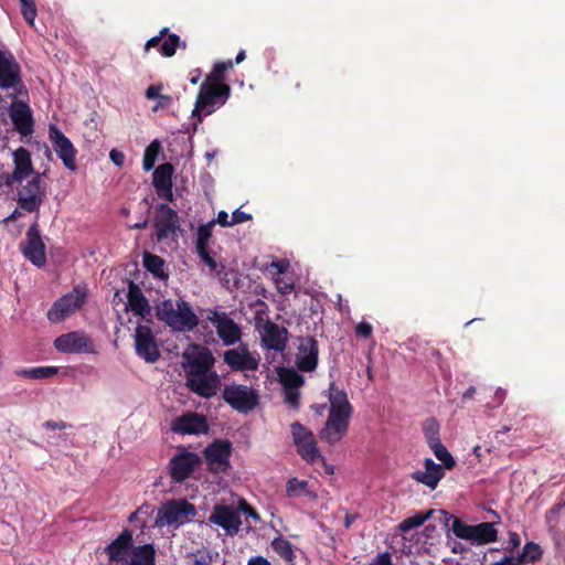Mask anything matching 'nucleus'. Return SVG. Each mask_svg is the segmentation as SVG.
Wrapping results in <instances>:
<instances>
[{"label":"nucleus","mask_w":565,"mask_h":565,"mask_svg":"<svg viewBox=\"0 0 565 565\" xmlns=\"http://www.w3.org/2000/svg\"><path fill=\"white\" fill-rule=\"evenodd\" d=\"M156 315L174 331H191L199 324V317L183 299L160 301L156 306Z\"/></svg>","instance_id":"nucleus-1"},{"label":"nucleus","mask_w":565,"mask_h":565,"mask_svg":"<svg viewBox=\"0 0 565 565\" xmlns=\"http://www.w3.org/2000/svg\"><path fill=\"white\" fill-rule=\"evenodd\" d=\"M230 92L231 88L226 84L204 82L200 87L192 116L201 121L202 115H211L218 106L226 103Z\"/></svg>","instance_id":"nucleus-2"},{"label":"nucleus","mask_w":565,"mask_h":565,"mask_svg":"<svg viewBox=\"0 0 565 565\" xmlns=\"http://www.w3.org/2000/svg\"><path fill=\"white\" fill-rule=\"evenodd\" d=\"M196 514L193 504L184 499L171 500L164 503L157 513L154 523L159 527L174 526L179 527L189 523Z\"/></svg>","instance_id":"nucleus-3"},{"label":"nucleus","mask_w":565,"mask_h":565,"mask_svg":"<svg viewBox=\"0 0 565 565\" xmlns=\"http://www.w3.org/2000/svg\"><path fill=\"white\" fill-rule=\"evenodd\" d=\"M223 399L238 413H248L255 409L259 403L257 392L250 386L241 384L225 386Z\"/></svg>","instance_id":"nucleus-4"},{"label":"nucleus","mask_w":565,"mask_h":565,"mask_svg":"<svg viewBox=\"0 0 565 565\" xmlns=\"http://www.w3.org/2000/svg\"><path fill=\"white\" fill-rule=\"evenodd\" d=\"M46 198L42 174L35 173L31 180L22 184L17 192V200L21 209L28 212L38 211Z\"/></svg>","instance_id":"nucleus-5"},{"label":"nucleus","mask_w":565,"mask_h":565,"mask_svg":"<svg viewBox=\"0 0 565 565\" xmlns=\"http://www.w3.org/2000/svg\"><path fill=\"white\" fill-rule=\"evenodd\" d=\"M186 387L196 395L211 398L221 388V377L216 372L210 370L185 374Z\"/></svg>","instance_id":"nucleus-6"},{"label":"nucleus","mask_w":565,"mask_h":565,"mask_svg":"<svg viewBox=\"0 0 565 565\" xmlns=\"http://www.w3.org/2000/svg\"><path fill=\"white\" fill-rule=\"evenodd\" d=\"M451 530L456 536L478 544H487L497 540V530L494 529V525L489 522L468 525L459 519L454 518Z\"/></svg>","instance_id":"nucleus-7"},{"label":"nucleus","mask_w":565,"mask_h":565,"mask_svg":"<svg viewBox=\"0 0 565 565\" xmlns=\"http://www.w3.org/2000/svg\"><path fill=\"white\" fill-rule=\"evenodd\" d=\"M291 435L297 447V452L307 462H315L318 459L324 460L317 447L315 436L311 430L300 423L291 425Z\"/></svg>","instance_id":"nucleus-8"},{"label":"nucleus","mask_w":565,"mask_h":565,"mask_svg":"<svg viewBox=\"0 0 565 565\" xmlns=\"http://www.w3.org/2000/svg\"><path fill=\"white\" fill-rule=\"evenodd\" d=\"M215 363L211 350L204 345L190 344L182 353V367L185 374L210 370Z\"/></svg>","instance_id":"nucleus-9"},{"label":"nucleus","mask_w":565,"mask_h":565,"mask_svg":"<svg viewBox=\"0 0 565 565\" xmlns=\"http://www.w3.org/2000/svg\"><path fill=\"white\" fill-rule=\"evenodd\" d=\"M86 299V291L79 287L60 298L47 312L52 322H60L78 310Z\"/></svg>","instance_id":"nucleus-10"},{"label":"nucleus","mask_w":565,"mask_h":565,"mask_svg":"<svg viewBox=\"0 0 565 565\" xmlns=\"http://www.w3.org/2000/svg\"><path fill=\"white\" fill-rule=\"evenodd\" d=\"M54 348L62 353H97L93 341L84 332L73 331L57 337L54 340Z\"/></svg>","instance_id":"nucleus-11"},{"label":"nucleus","mask_w":565,"mask_h":565,"mask_svg":"<svg viewBox=\"0 0 565 565\" xmlns=\"http://www.w3.org/2000/svg\"><path fill=\"white\" fill-rule=\"evenodd\" d=\"M49 138L53 145L54 151L62 160L64 167L74 172L76 166V149L72 141L62 132V130L54 124L49 126Z\"/></svg>","instance_id":"nucleus-12"},{"label":"nucleus","mask_w":565,"mask_h":565,"mask_svg":"<svg viewBox=\"0 0 565 565\" xmlns=\"http://www.w3.org/2000/svg\"><path fill=\"white\" fill-rule=\"evenodd\" d=\"M200 463L201 458L199 455L181 449L170 459V475L174 481L181 482L188 479Z\"/></svg>","instance_id":"nucleus-13"},{"label":"nucleus","mask_w":565,"mask_h":565,"mask_svg":"<svg viewBox=\"0 0 565 565\" xmlns=\"http://www.w3.org/2000/svg\"><path fill=\"white\" fill-rule=\"evenodd\" d=\"M259 335L263 345L276 353H282L288 342V331L271 321H266L259 327Z\"/></svg>","instance_id":"nucleus-14"},{"label":"nucleus","mask_w":565,"mask_h":565,"mask_svg":"<svg viewBox=\"0 0 565 565\" xmlns=\"http://www.w3.org/2000/svg\"><path fill=\"white\" fill-rule=\"evenodd\" d=\"M278 379L282 385L285 402L297 409L299 407V388L303 385V377L292 369L278 367Z\"/></svg>","instance_id":"nucleus-15"},{"label":"nucleus","mask_w":565,"mask_h":565,"mask_svg":"<svg viewBox=\"0 0 565 565\" xmlns=\"http://www.w3.org/2000/svg\"><path fill=\"white\" fill-rule=\"evenodd\" d=\"M13 171L3 175L6 185L21 182L34 172L31 153L28 149L20 147L12 152Z\"/></svg>","instance_id":"nucleus-16"},{"label":"nucleus","mask_w":565,"mask_h":565,"mask_svg":"<svg viewBox=\"0 0 565 565\" xmlns=\"http://www.w3.org/2000/svg\"><path fill=\"white\" fill-rule=\"evenodd\" d=\"M135 348L137 354L148 363L156 362L160 356L158 345L148 326L139 324L136 328Z\"/></svg>","instance_id":"nucleus-17"},{"label":"nucleus","mask_w":565,"mask_h":565,"mask_svg":"<svg viewBox=\"0 0 565 565\" xmlns=\"http://www.w3.org/2000/svg\"><path fill=\"white\" fill-rule=\"evenodd\" d=\"M210 522L221 526L228 534H236L241 527L238 511L233 507L217 504L210 516Z\"/></svg>","instance_id":"nucleus-18"},{"label":"nucleus","mask_w":565,"mask_h":565,"mask_svg":"<svg viewBox=\"0 0 565 565\" xmlns=\"http://www.w3.org/2000/svg\"><path fill=\"white\" fill-rule=\"evenodd\" d=\"M21 84L20 66L8 51H0V86L17 88Z\"/></svg>","instance_id":"nucleus-19"},{"label":"nucleus","mask_w":565,"mask_h":565,"mask_svg":"<svg viewBox=\"0 0 565 565\" xmlns=\"http://www.w3.org/2000/svg\"><path fill=\"white\" fill-rule=\"evenodd\" d=\"M9 116L19 134L29 136L33 132V117L28 104L21 100L13 102L9 107Z\"/></svg>","instance_id":"nucleus-20"},{"label":"nucleus","mask_w":565,"mask_h":565,"mask_svg":"<svg viewBox=\"0 0 565 565\" xmlns=\"http://www.w3.org/2000/svg\"><path fill=\"white\" fill-rule=\"evenodd\" d=\"M171 429L182 435H200L209 430L204 416L196 413H188L172 422Z\"/></svg>","instance_id":"nucleus-21"},{"label":"nucleus","mask_w":565,"mask_h":565,"mask_svg":"<svg viewBox=\"0 0 565 565\" xmlns=\"http://www.w3.org/2000/svg\"><path fill=\"white\" fill-rule=\"evenodd\" d=\"M231 444L217 440L206 447L205 457L210 468L215 472L225 471L230 466Z\"/></svg>","instance_id":"nucleus-22"},{"label":"nucleus","mask_w":565,"mask_h":565,"mask_svg":"<svg viewBox=\"0 0 565 565\" xmlns=\"http://www.w3.org/2000/svg\"><path fill=\"white\" fill-rule=\"evenodd\" d=\"M349 423V417L329 413L327 422L320 431V438L330 445L339 443L345 436Z\"/></svg>","instance_id":"nucleus-23"},{"label":"nucleus","mask_w":565,"mask_h":565,"mask_svg":"<svg viewBox=\"0 0 565 565\" xmlns=\"http://www.w3.org/2000/svg\"><path fill=\"white\" fill-rule=\"evenodd\" d=\"M132 548V534L124 531L107 546L106 551L111 562L128 565Z\"/></svg>","instance_id":"nucleus-24"},{"label":"nucleus","mask_w":565,"mask_h":565,"mask_svg":"<svg viewBox=\"0 0 565 565\" xmlns=\"http://www.w3.org/2000/svg\"><path fill=\"white\" fill-rule=\"evenodd\" d=\"M209 320L214 324L218 337L226 345L239 340L241 329L227 315L214 311L209 316Z\"/></svg>","instance_id":"nucleus-25"},{"label":"nucleus","mask_w":565,"mask_h":565,"mask_svg":"<svg viewBox=\"0 0 565 565\" xmlns=\"http://www.w3.org/2000/svg\"><path fill=\"white\" fill-rule=\"evenodd\" d=\"M22 253L35 266L45 264V246L35 226L29 228Z\"/></svg>","instance_id":"nucleus-26"},{"label":"nucleus","mask_w":565,"mask_h":565,"mask_svg":"<svg viewBox=\"0 0 565 565\" xmlns=\"http://www.w3.org/2000/svg\"><path fill=\"white\" fill-rule=\"evenodd\" d=\"M224 362L233 370L249 371L258 367L259 359L245 347H238L224 353Z\"/></svg>","instance_id":"nucleus-27"},{"label":"nucleus","mask_w":565,"mask_h":565,"mask_svg":"<svg viewBox=\"0 0 565 565\" xmlns=\"http://www.w3.org/2000/svg\"><path fill=\"white\" fill-rule=\"evenodd\" d=\"M445 470L441 465L436 463L431 458H425L424 470L414 471L412 478L418 483L434 490L445 477Z\"/></svg>","instance_id":"nucleus-28"},{"label":"nucleus","mask_w":565,"mask_h":565,"mask_svg":"<svg viewBox=\"0 0 565 565\" xmlns=\"http://www.w3.org/2000/svg\"><path fill=\"white\" fill-rule=\"evenodd\" d=\"M318 361V348L313 339L307 338L300 341L296 358L297 366L305 372L313 371Z\"/></svg>","instance_id":"nucleus-29"},{"label":"nucleus","mask_w":565,"mask_h":565,"mask_svg":"<svg viewBox=\"0 0 565 565\" xmlns=\"http://www.w3.org/2000/svg\"><path fill=\"white\" fill-rule=\"evenodd\" d=\"M174 169L171 163L159 166L153 172V186L162 199H172V175Z\"/></svg>","instance_id":"nucleus-30"},{"label":"nucleus","mask_w":565,"mask_h":565,"mask_svg":"<svg viewBox=\"0 0 565 565\" xmlns=\"http://www.w3.org/2000/svg\"><path fill=\"white\" fill-rule=\"evenodd\" d=\"M328 399L330 404L329 413L351 418L352 405L350 404L347 393L337 387L333 383L328 390Z\"/></svg>","instance_id":"nucleus-31"},{"label":"nucleus","mask_w":565,"mask_h":565,"mask_svg":"<svg viewBox=\"0 0 565 565\" xmlns=\"http://www.w3.org/2000/svg\"><path fill=\"white\" fill-rule=\"evenodd\" d=\"M126 308L134 311L136 315L143 319L151 316V307L148 300L143 297L139 287L134 282L129 284L128 302Z\"/></svg>","instance_id":"nucleus-32"},{"label":"nucleus","mask_w":565,"mask_h":565,"mask_svg":"<svg viewBox=\"0 0 565 565\" xmlns=\"http://www.w3.org/2000/svg\"><path fill=\"white\" fill-rule=\"evenodd\" d=\"M156 551L151 544L134 546L128 565H154Z\"/></svg>","instance_id":"nucleus-33"},{"label":"nucleus","mask_w":565,"mask_h":565,"mask_svg":"<svg viewBox=\"0 0 565 565\" xmlns=\"http://www.w3.org/2000/svg\"><path fill=\"white\" fill-rule=\"evenodd\" d=\"M286 494L288 498L308 497L311 500L317 499V494L309 489V483L298 478H291L287 481Z\"/></svg>","instance_id":"nucleus-34"},{"label":"nucleus","mask_w":565,"mask_h":565,"mask_svg":"<svg viewBox=\"0 0 565 565\" xmlns=\"http://www.w3.org/2000/svg\"><path fill=\"white\" fill-rule=\"evenodd\" d=\"M58 372V367L56 366H38L31 369H22L15 371V375L21 379L26 380H42L56 375Z\"/></svg>","instance_id":"nucleus-35"},{"label":"nucleus","mask_w":565,"mask_h":565,"mask_svg":"<svg viewBox=\"0 0 565 565\" xmlns=\"http://www.w3.org/2000/svg\"><path fill=\"white\" fill-rule=\"evenodd\" d=\"M143 266L157 278L166 279L168 277L164 270V262L157 255L146 252L143 254Z\"/></svg>","instance_id":"nucleus-36"},{"label":"nucleus","mask_w":565,"mask_h":565,"mask_svg":"<svg viewBox=\"0 0 565 565\" xmlns=\"http://www.w3.org/2000/svg\"><path fill=\"white\" fill-rule=\"evenodd\" d=\"M435 457L441 462L446 470H450L456 466V460L441 441L429 446Z\"/></svg>","instance_id":"nucleus-37"},{"label":"nucleus","mask_w":565,"mask_h":565,"mask_svg":"<svg viewBox=\"0 0 565 565\" xmlns=\"http://www.w3.org/2000/svg\"><path fill=\"white\" fill-rule=\"evenodd\" d=\"M273 550L279 554L285 561L291 563L295 559L292 545L286 539L278 536L271 542Z\"/></svg>","instance_id":"nucleus-38"},{"label":"nucleus","mask_w":565,"mask_h":565,"mask_svg":"<svg viewBox=\"0 0 565 565\" xmlns=\"http://www.w3.org/2000/svg\"><path fill=\"white\" fill-rule=\"evenodd\" d=\"M434 513L433 510H428L426 512H418L414 514L411 518L405 519L403 522L398 524V530L402 532H407L412 529L418 527L424 524L425 521H427L431 514Z\"/></svg>","instance_id":"nucleus-39"},{"label":"nucleus","mask_w":565,"mask_h":565,"mask_svg":"<svg viewBox=\"0 0 565 565\" xmlns=\"http://www.w3.org/2000/svg\"><path fill=\"white\" fill-rule=\"evenodd\" d=\"M160 150H161V146L158 140H153L150 142V145L146 148L145 153H143V160H142L143 170L150 171L153 169Z\"/></svg>","instance_id":"nucleus-40"},{"label":"nucleus","mask_w":565,"mask_h":565,"mask_svg":"<svg viewBox=\"0 0 565 565\" xmlns=\"http://www.w3.org/2000/svg\"><path fill=\"white\" fill-rule=\"evenodd\" d=\"M214 226V221H211L206 224L200 225L196 231V239H195V248L196 250H203L209 247V242L212 237V228Z\"/></svg>","instance_id":"nucleus-41"},{"label":"nucleus","mask_w":565,"mask_h":565,"mask_svg":"<svg viewBox=\"0 0 565 565\" xmlns=\"http://www.w3.org/2000/svg\"><path fill=\"white\" fill-rule=\"evenodd\" d=\"M424 436L429 446L441 441L439 438V424L437 420L429 418L423 425Z\"/></svg>","instance_id":"nucleus-42"},{"label":"nucleus","mask_w":565,"mask_h":565,"mask_svg":"<svg viewBox=\"0 0 565 565\" xmlns=\"http://www.w3.org/2000/svg\"><path fill=\"white\" fill-rule=\"evenodd\" d=\"M232 67H233L232 61L216 63L205 82L224 84L223 83L224 74L226 71L231 70Z\"/></svg>","instance_id":"nucleus-43"},{"label":"nucleus","mask_w":565,"mask_h":565,"mask_svg":"<svg viewBox=\"0 0 565 565\" xmlns=\"http://www.w3.org/2000/svg\"><path fill=\"white\" fill-rule=\"evenodd\" d=\"M181 44H183V43L180 41V38L175 34H171L161 44V47H160L161 54L166 57H170V56L174 55L177 47L180 46Z\"/></svg>","instance_id":"nucleus-44"},{"label":"nucleus","mask_w":565,"mask_h":565,"mask_svg":"<svg viewBox=\"0 0 565 565\" xmlns=\"http://www.w3.org/2000/svg\"><path fill=\"white\" fill-rule=\"evenodd\" d=\"M542 556V550L540 545H537L534 542H529L524 545L523 552H522V559L525 562H533Z\"/></svg>","instance_id":"nucleus-45"},{"label":"nucleus","mask_w":565,"mask_h":565,"mask_svg":"<svg viewBox=\"0 0 565 565\" xmlns=\"http://www.w3.org/2000/svg\"><path fill=\"white\" fill-rule=\"evenodd\" d=\"M22 6V14L28 23L33 26L36 18V8L33 0H20Z\"/></svg>","instance_id":"nucleus-46"},{"label":"nucleus","mask_w":565,"mask_h":565,"mask_svg":"<svg viewBox=\"0 0 565 565\" xmlns=\"http://www.w3.org/2000/svg\"><path fill=\"white\" fill-rule=\"evenodd\" d=\"M273 280L276 285L277 290L280 294L287 295L294 290V282L291 281L290 278L286 277L285 275L274 276Z\"/></svg>","instance_id":"nucleus-47"},{"label":"nucleus","mask_w":565,"mask_h":565,"mask_svg":"<svg viewBox=\"0 0 565 565\" xmlns=\"http://www.w3.org/2000/svg\"><path fill=\"white\" fill-rule=\"evenodd\" d=\"M190 558L195 565H211L213 561L210 552L205 550H199L192 553Z\"/></svg>","instance_id":"nucleus-48"},{"label":"nucleus","mask_w":565,"mask_h":565,"mask_svg":"<svg viewBox=\"0 0 565 565\" xmlns=\"http://www.w3.org/2000/svg\"><path fill=\"white\" fill-rule=\"evenodd\" d=\"M238 510L243 512L244 514H247L249 518H252L255 522L260 521L259 514L245 501L239 499L238 501Z\"/></svg>","instance_id":"nucleus-49"},{"label":"nucleus","mask_w":565,"mask_h":565,"mask_svg":"<svg viewBox=\"0 0 565 565\" xmlns=\"http://www.w3.org/2000/svg\"><path fill=\"white\" fill-rule=\"evenodd\" d=\"M160 93H161L160 85H151L146 90V97L148 99L159 98L161 100L170 102V98L168 96H163Z\"/></svg>","instance_id":"nucleus-50"},{"label":"nucleus","mask_w":565,"mask_h":565,"mask_svg":"<svg viewBox=\"0 0 565 565\" xmlns=\"http://www.w3.org/2000/svg\"><path fill=\"white\" fill-rule=\"evenodd\" d=\"M289 266H290L289 262L285 260V259L273 262L270 264V267L275 270V273H273V277L285 275V273L288 270Z\"/></svg>","instance_id":"nucleus-51"},{"label":"nucleus","mask_w":565,"mask_h":565,"mask_svg":"<svg viewBox=\"0 0 565 565\" xmlns=\"http://www.w3.org/2000/svg\"><path fill=\"white\" fill-rule=\"evenodd\" d=\"M201 259L209 266V268L214 271L217 268V264L213 256L210 254V252L206 249L203 250H196Z\"/></svg>","instance_id":"nucleus-52"},{"label":"nucleus","mask_w":565,"mask_h":565,"mask_svg":"<svg viewBox=\"0 0 565 565\" xmlns=\"http://www.w3.org/2000/svg\"><path fill=\"white\" fill-rule=\"evenodd\" d=\"M372 326L366 321H361L355 328V332L359 337L369 338L372 334Z\"/></svg>","instance_id":"nucleus-53"},{"label":"nucleus","mask_w":565,"mask_h":565,"mask_svg":"<svg viewBox=\"0 0 565 565\" xmlns=\"http://www.w3.org/2000/svg\"><path fill=\"white\" fill-rule=\"evenodd\" d=\"M252 218L250 214H247L239 209L235 210L232 214V223L233 225L244 223Z\"/></svg>","instance_id":"nucleus-54"},{"label":"nucleus","mask_w":565,"mask_h":565,"mask_svg":"<svg viewBox=\"0 0 565 565\" xmlns=\"http://www.w3.org/2000/svg\"><path fill=\"white\" fill-rule=\"evenodd\" d=\"M215 222L217 224H220L221 226H233L232 216L230 217V215L225 211H220L218 212L217 217L214 221V223Z\"/></svg>","instance_id":"nucleus-55"},{"label":"nucleus","mask_w":565,"mask_h":565,"mask_svg":"<svg viewBox=\"0 0 565 565\" xmlns=\"http://www.w3.org/2000/svg\"><path fill=\"white\" fill-rule=\"evenodd\" d=\"M109 158L114 162L115 166L121 167L124 164L125 156L121 151L117 149H113L109 152Z\"/></svg>","instance_id":"nucleus-56"},{"label":"nucleus","mask_w":565,"mask_h":565,"mask_svg":"<svg viewBox=\"0 0 565 565\" xmlns=\"http://www.w3.org/2000/svg\"><path fill=\"white\" fill-rule=\"evenodd\" d=\"M369 565H392L391 555L388 553H381Z\"/></svg>","instance_id":"nucleus-57"},{"label":"nucleus","mask_w":565,"mask_h":565,"mask_svg":"<svg viewBox=\"0 0 565 565\" xmlns=\"http://www.w3.org/2000/svg\"><path fill=\"white\" fill-rule=\"evenodd\" d=\"M168 31L167 28L162 29L160 34L157 35V36H153L151 39H149L147 42H146V45H145V51L148 52L151 47H154L159 44L160 40H161V36Z\"/></svg>","instance_id":"nucleus-58"},{"label":"nucleus","mask_w":565,"mask_h":565,"mask_svg":"<svg viewBox=\"0 0 565 565\" xmlns=\"http://www.w3.org/2000/svg\"><path fill=\"white\" fill-rule=\"evenodd\" d=\"M247 565H271L269 561H267L265 557L263 556H255V557H252L249 561H248V564Z\"/></svg>","instance_id":"nucleus-59"},{"label":"nucleus","mask_w":565,"mask_h":565,"mask_svg":"<svg viewBox=\"0 0 565 565\" xmlns=\"http://www.w3.org/2000/svg\"><path fill=\"white\" fill-rule=\"evenodd\" d=\"M44 427L46 429H65L66 428V424H64L63 422H46L44 423Z\"/></svg>","instance_id":"nucleus-60"},{"label":"nucleus","mask_w":565,"mask_h":565,"mask_svg":"<svg viewBox=\"0 0 565 565\" xmlns=\"http://www.w3.org/2000/svg\"><path fill=\"white\" fill-rule=\"evenodd\" d=\"M159 211H160L162 214L167 215V216H168V218H170L171 221H173V220H174V217H175V213H174V211H173V210H171L169 206H167V205H164V204L160 206Z\"/></svg>","instance_id":"nucleus-61"},{"label":"nucleus","mask_w":565,"mask_h":565,"mask_svg":"<svg viewBox=\"0 0 565 565\" xmlns=\"http://www.w3.org/2000/svg\"><path fill=\"white\" fill-rule=\"evenodd\" d=\"M493 565H519V562L515 561L513 557H503L502 559L494 563Z\"/></svg>","instance_id":"nucleus-62"},{"label":"nucleus","mask_w":565,"mask_h":565,"mask_svg":"<svg viewBox=\"0 0 565 565\" xmlns=\"http://www.w3.org/2000/svg\"><path fill=\"white\" fill-rule=\"evenodd\" d=\"M245 57H246V55H245V51H244V50H241V51L237 53L236 57H235V63H236V64L242 63V62L245 60Z\"/></svg>","instance_id":"nucleus-63"},{"label":"nucleus","mask_w":565,"mask_h":565,"mask_svg":"<svg viewBox=\"0 0 565 565\" xmlns=\"http://www.w3.org/2000/svg\"><path fill=\"white\" fill-rule=\"evenodd\" d=\"M476 392V388L473 386H470L465 393H463V398L467 399V398H471L473 396Z\"/></svg>","instance_id":"nucleus-64"}]
</instances>
